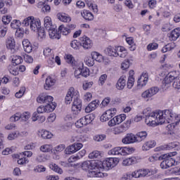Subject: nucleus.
Here are the masks:
<instances>
[{
	"label": "nucleus",
	"mask_w": 180,
	"mask_h": 180,
	"mask_svg": "<svg viewBox=\"0 0 180 180\" xmlns=\"http://www.w3.org/2000/svg\"><path fill=\"white\" fill-rule=\"evenodd\" d=\"M143 114L145 116V123L148 126H157L164 123L178 124L180 122V114H176L172 110L164 111H151L150 108L143 110Z\"/></svg>",
	"instance_id": "1"
},
{
	"label": "nucleus",
	"mask_w": 180,
	"mask_h": 180,
	"mask_svg": "<svg viewBox=\"0 0 180 180\" xmlns=\"http://www.w3.org/2000/svg\"><path fill=\"white\" fill-rule=\"evenodd\" d=\"M119 164V159L116 158H106L103 162L97 160L98 169H112Z\"/></svg>",
	"instance_id": "2"
},
{
	"label": "nucleus",
	"mask_w": 180,
	"mask_h": 180,
	"mask_svg": "<svg viewBox=\"0 0 180 180\" xmlns=\"http://www.w3.org/2000/svg\"><path fill=\"white\" fill-rule=\"evenodd\" d=\"M22 25L25 26V27L30 26V28L32 32H37V30L41 27L40 20L36 19L33 16H30L24 19Z\"/></svg>",
	"instance_id": "3"
},
{
	"label": "nucleus",
	"mask_w": 180,
	"mask_h": 180,
	"mask_svg": "<svg viewBox=\"0 0 180 180\" xmlns=\"http://www.w3.org/2000/svg\"><path fill=\"white\" fill-rule=\"evenodd\" d=\"M178 78H180L179 71L175 70L170 72L162 81L163 89H168V88L171 86V83Z\"/></svg>",
	"instance_id": "4"
},
{
	"label": "nucleus",
	"mask_w": 180,
	"mask_h": 180,
	"mask_svg": "<svg viewBox=\"0 0 180 180\" xmlns=\"http://www.w3.org/2000/svg\"><path fill=\"white\" fill-rule=\"evenodd\" d=\"M94 120L95 115L94 114L87 115L78 120L75 122V126L77 129H81V127H84V126H86V124H89L91 122H94Z\"/></svg>",
	"instance_id": "5"
},
{
	"label": "nucleus",
	"mask_w": 180,
	"mask_h": 180,
	"mask_svg": "<svg viewBox=\"0 0 180 180\" xmlns=\"http://www.w3.org/2000/svg\"><path fill=\"white\" fill-rule=\"evenodd\" d=\"M53 99L54 98H53V96L42 94H40L37 98V101L38 102V103H46V105L55 106V108H57V104L56 103H53Z\"/></svg>",
	"instance_id": "6"
},
{
	"label": "nucleus",
	"mask_w": 180,
	"mask_h": 180,
	"mask_svg": "<svg viewBox=\"0 0 180 180\" xmlns=\"http://www.w3.org/2000/svg\"><path fill=\"white\" fill-rule=\"evenodd\" d=\"M130 124H131V120H128L125 122L122 123L121 125L118 127H115L113 129L114 134H122V133H124L129 129L130 127Z\"/></svg>",
	"instance_id": "7"
},
{
	"label": "nucleus",
	"mask_w": 180,
	"mask_h": 180,
	"mask_svg": "<svg viewBox=\"0 0 180 180\" xmlns=\"http://www.w3.org/2000/svg\"><path fill=\"white\" fill-rule=\"evenodd\" d=\"M83 171H90V169H98V160H87L83 162L80 165Z\"/></svg>",
	"instance_id": "8"
},
{
	"label": "nucleus",
	"mask_w": 180,
	"mask_h": 180,
	"mask_svg": "<svg viewBox=\"0 0 180 180\" xmlns=\"http://www.w3.org/2000/svg\"><path fill=\"white\" fill-rule=\"evenodd\" d=\"M82 110V101L78 97H74V101L72 105V111L73 115H79Z\"/></svg>",
	"instance_id": "9"
},
{
	"label": "nucleus",
	"mask_w": 180,
	"mask_h": 180,
	"mask_svg": "<svg viewBox=\"0 0 180 180\" xmlns=\"http://www.w3.org/2000/svg\"><path fill=\"white\" fill-rule=\"evenodd\" d=\"M117 110L116 108H110L107 110L100 117L101 122H108L110 119H112L115 115H116Z\"/></svg>",
	"instance_id": "10"
},
{
	"label": "nucleus",
	"mask_w": 180,
	"mask_h": 180,
	"mask_svg": "<svg viewBox=\"0 0 180 180\" xmlns=\"http://www.w3.org/2000/svg\"><path fill=\"white\" fill-rule=\"evenodd\" d=\"M73 70H75L74 76L77 79L82 77V70L84 68V63L79 61V63L73 64Z\"/></svg>",
	"instance_id": "11"
},
{
	"label": "nucleus",
	"mask_w": 180,
	"mask_h": 180,
	"mask_svg": "<svg viewBox=\"0 0 180 180\" xmlns=\"http://www.w3.org/2000/svg\"><path fill=\"white\" fill-rule=\"evenodd\" d=\"M124 120H126V115L121 114L117 115L108 122V126L113 127V126H116V124H120V123L124 122Z\"/></svg>",
	"instance_id": "12"
},
{
	"label": "nucleus",
	"mask_w": 180,
	"mask_h": 180,
	"mask_svg": "<svg viewBox=\"0 0 180 180\" xmlns=\"http://www.w3.org/2000/svg\"><path fill=\"white\" fill-rule=\"evenodd\" d=\"M133 178H144V176H150L151 172L148 169H138L132 172Z\"/></svg>",
	"instance_id": "13"
},
{
	"label": "nucleus",
	"mask_w": 180,
	"mask_h": 180,
	"mask_svg": "<svg viewBox=\"0 0 180 180\" xmlns=\"http://www.w3.org/2000/svg\"><path fill=\"white\" fill-rule=\"evenodd\" d=\"M160 89L158 87L153 86L143 91L141 94V96L143 98V99H147L148 98H151V96H154V95H157Z\"/></svg>",
	"instance_id": "14"
},
{
	"label": "nucleus",
	"mask_w": 180,
	"mask_h": 180,
	"mask_svg": "<svg viewBox=\"0 0 180 180\" xmlns=\"http://www.w3.org/2000/svg\"><path fill=\"white\" fill-rule=\"evenodd\" d=\"M82 147H83L82 143H73L66 148L65 153L70 155L71 154H74V153H77L79 150H81Z\"/></svg>",
	"instance_id": "15"
},
{
	"label": "nucleus",
	"mask_w": 180,
	"mask_h": 180,
	"mask_svg": "<svg viewBox=\"0 0 180 180\" xmlns=\"http://www.w3.org/2000/svg\"><path fill=\"white\" fill-rule=\"evenodd\" d=\"M147 82H148V73L143 72L138 79L137 87L140 89L143 88V86H146Z\"/></svg>",
	"instance_id": "16"
},
{
	"label": "nucleus",
	"mask_w": 180,
	"mask_h": 180,
	"mask_svg": "<svg viewBox=\"0 0 180 180\" xmlns=\"http://www.w3.org/2000/svg\"><path fill=\"white\" fill-rule=\"evenodd\" d=\"M123 144H134L137 143V139L134 134H127L126 136L122 139Z\"/></svg>",
	"instance_id": "17"
},
{
	"label": "nucleus",
	"mask_w": 180,
	"mask_h": 180,
	"mask_svg": "<svg viewBox=\"0 0 180 180\" xmlns=\"http://www.w3.org/2000/svg\"><path fill=\"white\" fill-rule=\"evenodd\" d=\"M56 109V105H40L37 108V113H50V112H53Z\"/></svg>",
	"instance_id": "18"
},
{
	"label": "nucleus",
	"mask_w": 180,
	"mask_h": 180,
	"mask_svg": "<svg viewBox=\"0 0 180 180\" xmlns=\"http://www.w3.org/2000/svg\"><path fill=\"white\" fill-rule=\"evenodd\" d=\"M80 41H81V43H80L81 46H82V47L86 50H88L89 49L92 48V44H93L92 41L88 37L84 36L83 37H81Z\"/></svg>",
	"instance_id": "19"
},
{
	"label": "nucleus",
	"mask_w": 180,
	"mask_h": 180,
	"mask_svg": "<svg viewBox=\"0 0 180 180\" xmlns=\"http://www.w3.org/2000/svg\"><path fill=\"white\" fill-rule=\"evenodd\" d=\"M101 169H90L88 173V176L90 178H103L105 174L101 172Z\"/></svg>",
	"instance_id": "20"
},
{
	"label": "nucleus",
	"mask_w": 180,
	"mask_h": 180,
	"mask_svg": "<svg viewBox=\"0 0 180 180\" xmlns=\"http://www.w3.org/2000/svg\"><path fill=\"white\" fill-rule=\"evenodd\" d=\"M75 94V89H74V87H70L65 98V103H67V105H70V103L72 102V98L77 97L75 96H74Z\"/></svg>",
	"instance_id": "21"
},
{
	"label": "nucleus",
	"mask_w": 180,
	"mask_h": 180,
	"mask_svg": "<svg viewBox=\"0 0 180 180\" xmlns=\"http://www.w3.org/2000/svg\"><path fill=\"white\" fill-rule=\"evenodd\" d=\"M6 49L8 50H11L13 51V53L15 52V47H16V44H15V39L13 37H8L6 40Z\"/></svg>",
	"instance_id": "22"
},
{
	"label": "nucleus",
	"mask_w": 180,
	"mask_h": 180,
	"mask_svg": "<svg viewBox=\"0 0 180 180\" xmlns=\"http://www.w3.org/2000/svg\"><path fill=\"white\" fill-rule=\"evenodd\" d=\"M137 162H139V158L131 157L124 159L122 161V165H124V167H129V165H133V164H137Z\"/></svg>",
	"instance_id": "23"
},
{
	"label": "nucleus",
	"mask_w": 180,
	"mask_h": 180,
	"mask_svg": "<svg viewBox=\"0 0 180 180\" xmlns=\"http://www.w3.org/2000/svg\"><path fill=\"white\" fill-rule=\"evenodd\" d=\"M49 32V34L51 39H59L61 36L60 35V32L56 30V26L51 27V28L46 30Z\"/></svg>",
	"instance_id": "24"
},
{
	"label": "nucleus",
	"mask_w": 180,
	"mask_h": 180,
	"mask_svg": "<svg viewBox=\"0 0 180 180\" xmlns=\"http://www.w3.org/2000/svg\"><path fill=\"white\" fill-rule=\"evenodd\" d=\"M126 76L123 75L120 77L116 84V88L120 91L124 89V86H126Z\"/></svg>",
	"instance_id": "25"
},
{
	"label": "nucleus",
	"mask_w": 180,
	"mask_h": 180,
	"mask_svg": "<svg viewBox=\"0 0 180 180\" xmlns=\"http://www.w3.org/2000/svg\"><path fill=\"white\" fill-rule=\"evenodd\" d=\"M180 36V28H176L174 30L171 32V33L169 34V39L171 40V41H175L178 39V38Z\"/></svg>",
	"instance_id": "26"
},
{
	"label": "nucleus",
	"mask_w": 180,
	"mask_h": 180,
	"mask_svg": "<svg viewBox=\"0 0 180 180\" xmlns=\"http://www.w3.org/2000/svg\"><path fill=\"white\" fill-rule=\"evenodd\" d=\"M54 84H56V79H53L51 77H48L46 79L44 89L49 91L51 86H54Z\"/></svg>",
	"instance_id": "27"
},
{
	"label": "nucleus",
	"mask_w": 180,
	"mask_h": 180,
	"mask_svg": "<svg viewBox=\"0 0 180 180\" xmlns=\"http://www.w3.org/2000/svg\"><path fill=\"white\" fill-rule=\"evenodd\" d=\"M22 46L25 53H32L33 46H32V44H30L29 39H24L22 41Z\"/></svg>",
	"instance_id": "28"
},
{
	"label": "nucleus",
	"mask_w": 180,
	"mask_h": 180,
	"mask_svg": "<svg viewBox=\"0 0 180 180\" xmlns=\"http://www.w3.org/2000/svg\"><path fill=\"white\" fill-rule=\"evenodd\" d=\"M176 147V144L174 142L169 143L167 145H163L156 148V151H164V150H172V148H175Z\"/></svg>",
	"instance_id": "29"
},
{
	"label": "nucleus",
	"mask_w": 180,
	"mask_h": 180,
	"mask_svg": "<svg viewBox=\"0 0 180 180\" xmlns=\"http://www.w3.org/2000/svg\"><path fill=\"white\" fill-rule=\"evenodd\" d=\"M105 53H107V54L111 57H117V47L115 48L110 46L105 49Z\"/></svg>",
	"instance_id": "30"
},
{
	"label": "nucleus",
	"mask_w": 180,
	"mask_h": 180,
	"mask_svg": "<svg viewBox=\"0 0 180 180\" xmlns=\"http://www.w3.org/2000/svg\"><path fill=\"white\" fill-rule=\"evenodd\" d=\"M136 143H141L145 139H147V131H142L138 132L136 135Z\"/></svg>",
	"instance_id": "31"
},
{
	"label": "nucleus",
	"mask_w": 180,
	"mask_h": 180,
	"mask_svg": "<svg viewBox=\"0 0 180 180\" xmlns=\"http://www.w3.org/2000/svg\"><path fill=\"white\" fill-rule=\"evenodd\" d=\"M38 135L42 139H51V137H53V134H51V132L44 129L39 130L38 131Z\"/></svg>",
	"instance_id": "32"
},
{
	"label": "nucleus",
	"mask_w": 180,
	"mask_h": 180,
	"mask_svg": "<svg viewBox=\"0 0 180 180\" xmlns=\"http://www.w3.org/2000/svg\"><path fill=\"white\" fill-rule=\"evenodd\" d=\"M117 57L124 58L127 56V50L123 46H118L117 51Z\"/></svg>",
	"instance_id": "33"
},
{
	"label": "nucleus",
	"mask_w": 180,
	"mask_h": 180,
	"mask_svg": "<svg viewBox=\"0 0 180 180\" xmlns=\"http://www.w3.org/2000/svg\"><path fill=\"white\" fill-rule=\"evenodd\" d=\"M82 16L85 20H94V14L88 10H84L82 13Z\"/></svg>",
	"instance_id": "34"
},
{
	"label": "nucleus",
	"mask_w": 180,
	"mask_h": 180,
	"mask_svg": "<svg viewBox=\"0 0 180 180\" xmlns=\"http://www.w3.org/2000/svg\"><path fill=\"white\" fill-rule=\"evenodd\" d=\"M155 146V141H148L143 145L142 150L143 151H148V150H150V148H153V147Z\"/></svg>",
	"instance_id": "35"
},
{
	"label": "nucleus",
	"mask_w": 180,
	"mask_h": 180,
	"mask_svg": "<svg viewBox=\"0 0 180 180\" xmlns=\"http://www.w3.org/2000/svg\"><path fill=\"white\" fill-rule=\"evenodd\" d=\"M57 17L60 22H65V23L71 22V17L65 13H58Z\"/></svg>",
	"instance_id": "36"
},
{
	"label": "nucleus",
	"mask_w": 180,
	"mask_h": 180,
	"mask_svg": "<svg viewBox=\"0 0 180 180\" xmlns=\"http://www.w3.org/2000/svg\"><path fill=\"white\" fill-rule=\"evenodd\" d=\"M44 26L46 29H51V27H53L55 25H53V21H51V18L50 16H46L44 19Z\"/></svg>",
	"instance_id": "37"
},
{
	"label": "nucleus",
	"mask_w": 180,
	"mask_h": 180,
	"mask_svg": "<svg viewBox=\"0 0 180 180\" xmlns=\"http://www.w3.org/2000/svg\"><path fill=\"white\" fill-rule=\"evenodd\" d=\"M65 59L66 60V63H68V64H71L72 67H74V64L79 63L75 61V58L71 54H66L65 56Z\"/></svg>",
	"instance_id": "38"
},
{
	"label": "nucleus",
	"mask_w": 180,
	"mask_h": 180,
	"mask_svg": "<svg viewBox=\"0 0 180 180\" xmlns=\"http://www.w3.org/2000/svg\"><path fill=\"white\" fill-rule=\"evenodd\" d=\"M91 57L93 60H95V61L98 63H102V61H103V56L98 52H92Z\"/></svg>",
	"instance_id": "39"
},
{
	"label": "nucleus",
	"mask_w": 180,
	"mask_h": 180,
	"mask_svg": "<svg viewBox=\"0 0 180 180\" xmlns=\"http://www.w3.org/2000/svg\"><path fill=\"white\" fill-rule=\"evenodd\" d=\"M126 41L129 46H131L129 47L130 51H134V50L136 49V44H134V39H133V37H127L126 38Z\"/></svg>",
	"instance_id": "40"
},
{
	"label": "nucleus",
	"mask_w": 180,
	"mask_h": 180,
	"mask_svg": "<svg viewBox=\"0 0 180 180\" xmlns=\"http://www.w3.org/2000/svg\"><path fill=\"white\" fill-rule=\"evenodd\" d=\"M40 150L42 153H50V152L53 151V146H51L50 144L42 145L40 147Z\"/></svg>",
	"instance_id": "41"
},
{
	"label": "nucleus",
	"mask_w": 180,
	"mask_h": 180,
	"mask_svg": "<svg viewBox=\"0 0 180 180\" xmlns=\"http://www.w3.org/2000/svg\"><path fill=\"white\" fill-rule=\"evenodd\" d=\"M174 155H176V152H172L162 155L160 156H158V160L159 161H162V160H164L165 161V160H167V158H168V157H174Z\"/></svg>",
	"instance_id": "42"
},
{
	"label": "nucleus",
	"mask_w": 180,
	"mask_h": 180,
	"mask_svg": "<svg viewBox=\"0 0 180 180\" xmlns=\"http://www.w3.org/2000/svg\"><path fill=\"white\" fill-rule=\"evenodd\" d=\"M49 168L58 174H63V169L60 168L56 163H51Z\"/></svg>",
	"instance_id": "43"
},
{
	"label": "nucleus",
	"mask_w": 180,
	"mask_h": 180,
	"mask_svg": "<svg viewBox=\"0 0 180 180\" xmlns=\"http://www.w3.org/2000/svg\"><path fill=\"white\" fill-rule=\"evenodd\" d=\"M58 32L60 34H63V36H67V35L70 34V30H68L67 26L64 27V25H60L58 27Z\"/></svg>",
	"instance_id": "44"
},
{
	"label": "nucleus",
	"mask_w": 180,
	"mask_h": 180,
	"mask_svg": "<svg viewBox=\"0 0 180 180\" xmlns=\"http://www.w3.org/2000/svg\"><path fill=\"white\" fill-rule=\"evenodd\" d=\"M54 61L55 63H56V64H58V65H61V59L60 58V57L56 56V58H54L53 56H51V59L49 58L48 63L49 64L52 65L53 64H54Z\"/></svg>",
	"instance_id": "45"
},
{
	"label": "nucleus",
	"mask_w": 180,
	"mask_h": 180,
	"mask_svg": "<svg viewBox=\"0 0 180 180\" xmlns=\"http://www.w3.org/2000/svg\"><path fill=\"white\" fill-rule=\"evenodd\" d=\"M50 157H49L46 154H39L36 160L38 161V162H46L48 160H49Z\"/></svg>",
	"instance_id": "46"
},
{
	"label": "nucleus",
	"mask_w": 180,
	"mask_h": 180,
	"mask_svg": "<svg viewBox=\"0 0 180 180\" xmlns=\"http://www.w3.org/2000/svg\"><path fill=\"white\" fill-rule=\"evenodd\" d=\"M133 151V148H127V147H124V148H120V155H127L128 154H130Z\"/></svg>",
	"instance_id": "47"
},
{
	"label": "nucleus",
	"mask_w": 180,
	"mask_h": 180,
	"mask_svg": "<svg viewBox=\"0 0 180 180\" xmlns=\"http://www.w3.org/2000/svg\"><path fill=\"white\" fill-rule=\"evenodd\" d=\"M25 92H26V87L21 86L20 88V90L15 93V98H18V99H20V98H22V96L25 95Z\"/></svg>",
	"instance_id": "48"
},
{
	"label": "nucleus",
	"mask_w": 180,
	"mask_h": 180,
	"mask_svg": "<svg viewBox=\"0 0 180 180\" xmlns=\"http://www.w3.org/2000/svg\"><path fill=\"white\" fill-rule=\"evenodd\" d=\"M109 155H120V147H115L108 151Z\"/></svg>",
	"instance_id": "49"
},
{
	"label": "nucleus",
	"mask_w": 180,
	"mask_h": 180,
	"mask_svg": "<svg viewBox=\"0 0 180 180\" xmlns=\"http://www.w3.org/2000/svg\"><path fill=\"white\" fill-rule=\"evenodd\" d=\"M172 156H168L166 160V164L167 165V167L170 168V167H174L175 165V160L172 158Z\"/></svg>",
	"instance_id": "50"
},
{
	"label": "nucleus",
	"mask_w": 180,
	"mask_h": 180,
	"mask_svg": "<svg viewBox=\"0 0 180 180\" xmlns=\"http://www.w3.org/2000/svg\"><path fill=\"white\" fill-rule=\"evenodd\" d=\"M86 153V150H82L79 151L76 156H72L70 158L72 160H74V161H75V160H79V158H82V157H84V155H85Z\"/></svg>",
	"instance_id": "51"
},
{
	"label": "nucleus",
	"mask_w": 180,
	"mask_h": 180,
	"mask_svg": "<svg viewBox=\"0 0 180 180\" xmlns=\"http://www.w3.org/2000/svg\"><path fill=\"white\" fill-rule=\"evenodd\" d=\"M22 61V57L19 56H14L12 59L13 64H15V65H19Z\"/></svg>",
	"instance_id": "52"
},
{
	"label": "nucleus",
	"mask_w": 180,
	"mask_h": 180,
	"mask_svg": "<svg viewBox=\"0 0 180 180\" xmlns=\"http://www.w3.org/2000/svg\"><path fill=\"white\" fill-rule=\"evenodd\" d=\"M134 85V77H133V76H129L128 77V81L127 84V88L129 89H131Z\"/></svg>",
	"instance_id": "53"
},
{
	"label": "nucleus",
	"mask_w": 180,
	"mask_h": 180,
	"mask_svg": "<svg viewBox=\"0 0 180 180\" xmlns=\"http://www.w3.org/2000/svg\"><path fill=\"white\" fill-rule=\"evenodd\" d=\"M70 46L75 50H79V47H81V43L75 39L71 41Z\"/></svg>",
	"instance_id": "54"
},
{
	"label": "nucleus",
	"mask_w": 180,
	"mask_h": 180,
	"mask_svg": "<svg viewBox=\"0 0 180 180\" xmlns=\"http://www.w3.org/2000/svg\"><path fill=\"white\" fill-rule=\"evenodd\" d=\"M8 71L11 75H19V70H18V68L12 65L8 68Z\"/></svg>",
	"instance_id": "55"
},
{
	"label": "nucleus",
	"mask_w": 180,
	"mask_h": 180,
	"mask_svg": "<svg viewBox=\"0 0 180 180\" xmlns=\"http://www.w3.org/2000/svg\"><path fill=\"white\" fill-rule=\"evenodd\" d=\"M20 20H13L11 23V27H12V29L16 30L18 29V27H20Z\"/></svg>",
	"instance_id": "56"
},
{
	"label": "nucleus",
	"mask_w": 180,
	"mask_h": 180,
	"mask_svg": "<svg viewBox=\"0 0 180 180\" xmlns=\"http://www.w3.org/2000/svg\"><path fill=\"white\" fill-rule=\"evenodd\" d=\"M158 49V44L153 42L147 46V50L148 51H153V50H157Z\"/></svg>",
	"instance_id": "57"
},
{
	"label": "nucleus",
	"mask_w": 180,
	"mask_h": 180,
	"mask_svg": "<svg viewBox=\"0 0 180 180\" xmlns=\"http://www.w3.org/2000/svg\"><path fill=\"white\" fill-rule=\"evenodd\" d=\"M84 62H85L86 65H88V67H93V65L95 64L94 58H92L91 57L85 58Z\"/></svg>",
	"instance_id": "58"
},
{
	"label": "nucleus",
	"mask_w": 180,
	"mask_h": 180,
	"mask_svg": "<svg viewBox=\"0 0 180 180\" xmlns=\"http://www.w3.org/2000/svg\"><path fill=\"white\" fill-rule=\"evenodd\" d=\"M38 32V37L40 40L46 39V31L43 28H40Z\"/></svg>",
	"instance_id": "59"
},
{
	"label": "nucleus",
	"mask_w": 180,
	"mask_h": 180,
	"mask_svg": "<svg viewBox=\"0 0 180 180\" xmlns=\"http://www.w3.org/2000/svg\"><path fill=\"white\" fill-rule=\"evenodd\" d=\"M11 20H12V16L5 15L2 17V22L4 25H9L11 23Z\"/></svg>",
	"instance_id": "60"
},
{
	"label": "nucleus",
	"mask_w": 180,
	"mask_h": 180,
	"mask_svg": "<svg viewBox=\"0 0 180 180\" xmlns=\"http://www.w3.org/2000/svg\"><path fill=\"white\" fill-rule=\"evenodd\" d=\"M94 85V82L84 81L83 82V89L86 91V89H89V88H92Z\"/></svg>",
	"instance_id": "61"
},
{
	"label": "nucleus",
	"mask_w": 180,
	"mask_h": 180,
	"mask_svg": "<svg viewBox=\"0 0 180 180\" xmlns=\"http://www.w3.org/2000/svg\"><path fill=\"white\" fill-rule=\"evenodd\" d=\"M8 32V27L4 25H0V37H5Z\"/></svg>",
	"instance_id": "62"
},
{
	"label": "nucleus",
	"mask_w": 180,
	"mask_h": 180,
	"mask_svg": "<svg viewBox=\"0 0 180 180\" xmlns=\"http://www.w3.org/2000/svg\"><path fill=\"white\" fill-rule=\"evenodd\" d=\"M106 139V135L105 134H98L94 136V140L95 141H103Z\"/></svg>",
	"instance_id": "63"
},
{
	"label": "nucleus",
	"mask_w": 180,
	"mask_h": 180,
	"mask_svg": "<svg viewBox=\"0 0 180 180\" xmlns=\"http://www.w3.org/2000/svg\"><path fill=\"white\" fill-rule=\"evenodd\" d=\"M172 86L175 89H180V77L172 81Z\"/></svg>",
	"instance_id": "64"
}]
</instances>
